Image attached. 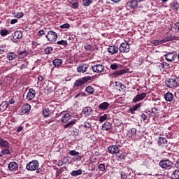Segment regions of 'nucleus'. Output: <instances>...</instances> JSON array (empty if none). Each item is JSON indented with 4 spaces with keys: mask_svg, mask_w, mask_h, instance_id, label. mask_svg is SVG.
I'll list each match as a JSON object with an SVG mask.
<instances>
[{
    "mask_svg": "<svg viewBox=\"0 0 179 179\" xmlns=\"http://www.w3.org/2000/svg\"><path fill=\"white\" fill-rule=\"evenodd\" d=\"M102 128L103 131H110V129H113V123L110 122H106L102 125Z\"/></svg>",
    "mask_w": 179,
    "mask_h": 179,
    "instance_id": "18",
    "label": "nucleus"
},
{
    "mask_svg": "<svg viewBox=\"0 0 179 179\" xmlns=\"http://www.w3.org/2000/svg\"><path fill=\"white\" fill-rule=\"evenodd\" d=\"M171 179H179V170H175L171 177Z\"/></svg>",
    "mask_w": 179,
    "mask_h": 179,
    "instance_id": "39",
    "label": "nucleus"
},
{
    "mask_svg": "<svg viewBox=\"0 0 179 179\" xmlns=\"http://www.w3.org/2000/svg\"><path fill=\"white\" fill-rule=\"evenodd\" d=\"M129 43H128V42L121 43L120 46L119 47V51L120 52H129Z\"/></svg>",
    "mask_w": 179,
    "mask_h": 179,
    "instance_id": "8",
    "label": "nucleus"
},
{
    "mask_svg": "<svg viewBox=\"0 0 179 179\" xmlns=\"http://www.w3.org/2000/svg\"><path fill=\"white\" fill-rule=\"evenodd\" d=\"M157 108H152L150 110H149V113L152 114V117H156V115L157 114Z\"/></svg>",
    "mask_w": 179,
    "mask_h": 179,
    "instance_id": "45",
    "label": "nucleus"
},
{
    "mask_svg": "<svg viewBox=\"0 0 179 179\" xmlns=\"http://www.w3.org/2000/svg\"><path fill=\"white\" fill-rule=\"evenodd\" d=\"M126 6L130 9H136L138 8V0H130L126 3Z\"/></svg>",
    "mask_w": 179,
    "mask_h": 179,
    "instance_id": "11",
    "label": "nucleus"
},
{
    "mask_svg": "<svg viewBox=\"0 0 179 179\" xmlns=\"http://www.w3.org/2000/svg\"><path fill=\"white\" fill-rule=\"evenodd\" d=\"M108 150L110 155H118L120 153V148L115 145H110L108 148Z\"/></svg>",
    "mask_w": 179,
    "mask_h": 179,
    "instance_id": "10",
    "label": "nucleus"
},
{
    "mask_svg": "<svg viewBox=\"0 0 179 179\" xmlns=\"http://www.w3.org/2000/svg\"><path fill=\"white\" fill-rule=\"evenodd\" d=\"M45 37L48 41H50L51 43H55V41H57V38H58V34H57V32L52 30H50L47 33V34L45 35Z\"/></svg>",
    "mask_w": 179,
    "mask_h": 179,
    "instance_id": "4",
    "label": "nucleus"
},
{
    "mask_svg": "<svg viewBox=\"0 0 179 179\" xmlns=\"http://www.w3.org/2000/svg\"><path fill=\"white\" fill-rule=\"evenodd\" d=\"M89 80H92V76H84L83 78H80L78 80H76V81L73 83V89H76V90H78L79 87H83Z\"/></svg>",
    "mask_w": 179,
    "mask_h": 179,
    "instance_id": "1",
    "label": "nucleus"
},
{
    "mask_svg": "<svg viewBox=\"0 0 179 179\" xmlns=\"http://www.w3.org/2000/svg\"><path fill=\"white\" fill-rule=\"evenodd\" d=\"M57 44H58V45H64V47H66V45H68V41L61 40L57 41Z\"/></svg>",
    "mask_w": 179,
    "mask_h": 179,
    "instance_id": "41",
    "label": "nucleus"
},
{
    "mask_svg": "<svg viewBox=\"0 0 179 179\" xmlns=\"http://www.w3.org/2000/svg\"><path fill=\"white\" fill-rule=\"evenodd\" d=\"M84 48L86 51H92V50H93V46L91 44L85 43L84 45Z\"/></svg>",
    "mask_w": 179,
    "mask_h": 179,
    "instance_id": "42",
    "label": "nucleus"
},
{
    "mask_svg": "<svg viewBox=\"0 0 179 179\" xmlns=\"http://www.w3.org/2000/svg\"><path fill=\"white\" fill-rule=\"evenodd\" d=\"M72 118V116L69 113H65L61 118L62 122H64V124H66V122H69V120Z\"/></svg>",
    "mask_w": 179,
    "mask_h": 179,
    "instance_id": "17",
    "label": "nucleus"
},
{
    "mask_svg": "<svg viewBox=\"0 0 179 179\" xmlns=\"http://www.w3.org/2000/svg\"><path fill=\"white\" fill-rule=\"evenodd\" d=\"M76 124V120H71L64 126V129H66V128H72V127H73V125H75Z\"/></svg>",
    "mask_w": 179,
    "mask_h": 179,
    "instance_id": "33",
    "label": "nucleus"
},
{
    "mask_svg": "<svg viewBox=\"0 0 179 179\" xmlns=\"http://www.w3.org/2000/svg\"><path fill=\"white\" fill-rule=\"evenodd\" d=\"M28 54L29 53L27 52V51L25 50V51L20 52L19 53V56L20 58H24V57H27Z\"/></svg>",
    "mask_w": 179,
    "mask_h": 179,
    "instance_id": "49",
    "label": "nucleus"
},
{
    "mask_svg": "<svg viewBox=\"0 0 179 179\" xmlns=\"http://www.w3.org/2000/svg\"><path fill=\"white\" fill-rule=\"evenodd\" d=\"M124 73H127V70L122 69L115 71L113 73V75L115 78H118V76H121V75H124Z\"/></svg>",
    "mask_w": 179,
    "mask_h": 179,
    "instance_id": "27",
    "label": "nucleus"
},
{
    "mask_svg": "<svg viewBox=\"0 0 179 179\" xmlns=\"http://www.w3.org/2000/svg\"><path fill=\"white\" fill-rule=\"evenodd\" d=\"M173 29H174L176 31H179V21L174 24Z\"/></svg>",
    "mask_w": 179,
    "mask_h": 179,
    "instance_id": "55",
    "label": "nucleus"
},
{
    "mask_svg": "<svg viewBox=\"0 0 179 179\" xmlns=\"http://www.w3.org/2000/svg\"><path fill=\"white\" fill-rule=\"evenodd\" d=\"M118 68V65L115 64H110V69H112L113 71H115Z\"/></svg>",
    "mask_w": 179,
    "mask_h": 179,
    "instance_id": "60",
    "label": "nucleus"
},
{
    "mask_svg": "<svg viewBox=\"0 0 179 179\" xmlns=\"http://www.w3.org/2000/svg\"><path fill=\"white\" fill-rule=\"evenodd\" d=\"M107 115L104 114L102 116L99 117V122H104V121H106V120H107Z\"/></svg>",
    "mask_w": 179,
    "mask_h": 179,
    "instance_id": "52",
    "label": "nucleus"
},
{
    "mask_svg": "<svg viewBox=\"0 0 179 179\" xmlns=\"http://www.w3.org/2000/svg\"><path fill=\"white\" fill-rule=\"evenodd\" d=\"M6 58L8 61H13V59H16V58H17V55L13 52H9L6 55Z\"/></svg>",
    "mask_w": 179,
    "mask_h": 179,
    "instance_id": "19",
    "label": "nucleus"
},
{
    "mask_svg": "<svg viewBox=\"0 0 179 179\" xmlns=\"http://www.w3.org/2000/svg\"><path fill=\"white\" fill-rule=\"evenodd\" d=\"M108 52L109 54H111L112 55H114V54H117L118 52V47L117 46H110L108 48Z\"/></svg>",
    "mask_w": 179,
    "mask_h": 179,
    "instance_id": "26",
    "label": "nucleus"
},
{
    "mask_svg": "<svg viewBox=\"0 0 179 179\" xmlns=\"http://www.w3.org/2000/svg\"><path fill=\"white\" fill-rule=\"evenodd\" d=\"M91 69L92 71L95 72V73H101V72H104V66L96 64L91 66Z\"/></svg>",
    "mask_w": 179,
    "mask_h": 179,
    "instance_id": "7",
    "label": "nucleus"
},
{
    "mask_svg": "<svg viewBox=\"0 0 179 179\" xmlns=\"http://www.w3.org/2000/svg\"><path fill=\"white\" fill-rule=\"evenodd\" d=\"M8 106H9V103H8V101H3L0 105V111L1 113L6 111V110H8Z\"/></svg>",
    "mask_w": 179,
    "mask_h": 179,
    "instance_id": "25",
    "label": "nucleus"
},
{
    "mask_svg": "<svg viewBox=\"0 0 179 179\" xmlns=\"http://www.w3.org/2000/svg\"><path fill=\"white\" fill-rule=\"evenodd\" d=\"M78 97H86V93L80 92L75 95L74 99H78Z\"/></svg>",
    "mask_w": 179,
    "mask_h": 179,
    "instance_id": "50",
    "label": "nucleus"
},
{
    "mask_svg": "<svg viewBox=\"0 0 179 179\" xmlns=\"http://www.w3.org/2000/svg\"><path fill=\"white\" fill-rule=\"evenodd\" d=\"M52 64L55 68H59L62 65V59H55L52 61Z\"/></svg>",
    "mask_w": 179,
    "mask_h": 179,
    "instance_id": "30",
    "label": "nucleus"
},
{
    "mask_svg": "<svg viewBox=\"0 0 179 179\" xmlns=\"http://www.w3.org/2000/svg\"><path fill=\"white\" fill-rule=\"evenodd\" d=\"M56 177H59V176H61V174H62V173L66 170V166H64L60 169L56 168Z\"/></svg>",
    "mask_w": 179,
    "mask_h": 179,
    "instance_id": "32",
    "label": "nucleus"
},
{
    "mask_svg": "<svg viewBox=\"0 0 179 179\" xmlns=\"http://www.w3.org/2000/svg\"><path fill=\"white\" fill-rule=\"evenodd\" d=\"M1 153H3L4 155H10V150H9L8 148H5L2 151Z\"/></svg>",
    "mask_w": 179,
    "mask_h": 179,
    "instance_id": "54",
    "label": "nucleus"
},
{
    "mask_svg": "<svg viewBox=\"0 0 179 179\" xmlns=\"http://www.w3.org/2000/svg\"><path fill=\"white\" fill-rule=\"evenodd\" d=\"M68 2L71 5V6L73 9H78L79 8L78 0H68Z\"/></svg>",
    "mask_w": 179,
    "mask_h": 179,
    "instance_id": "24",
    "label": "nucleus"
},
{
    "mask_svg": "<svg viewBox=\"0 0 179 179\" xmlns=\"http://www.w3.org/2000/svg\"><path fill=\"white\" fill-rule=\"evenodd\" d=\"M141 106H142V103H141L136 104L135 106H134L132 108L129 109V113H131V114H135V111H136L138 108H141Z\"/></svg>",
    "mask_w": 179,
    "mask_h": 179,
    "instance_id": "31",
    "label": "nucleus"
},
{
    "mask_svg": "<svg viewBox=\"0 0 179 179\" xmlns=\"http://www.w3.org/2000/svg\"><path fill=\"white\" fill-rule=\"evenodd\" d=\"M10 143L9 141L4 140L2 138H0V146L1 148H10Z\"/></svg>",
    "mask_w": 179,
    "mask_h": 179,
    "instance_id": "22",
    "label": "nucleus"
},
{
    "mask_svg": "<svg viewBox=\"0 0 179 179\" xmlns=\"http://www.w3.org/2000/svg\"><path fill=\"white\" fill-rule=\"evenodd\" d=\"M108 107H110V103H108V102H103L101 104H99V109L106 110H108Z\"/></svg>",
    "mask_w": 179,
    "mask_h": 179,
    "instance_id": "29",
    "label": "nucleus"
},
{
    "mask_svg": "<svg viewBox=\"0 0 179 179\" xmlns=\"http://www.w3.org/2000/svg\"><path fill=\"white\" fill-rule=\"evenodd\" d=\"M71 25L69 23H65L60 26V29H69Z\"/></svg>",
    "mask_w": 179,
    "mask_h": 179,
    "instance_id": "56",
    "label": "nucleus"
},
{
    "mask_svg": "<svg viewBox=\"0 0 179 179\" xmlns=\"http://www.w3.org/2000/svg\"><path fill=\"white\" fill-rule=\"evenodd\" d=\"M159 166L164 170H170L173 167V162L169 159H163L159 162Z\"/></svg>",
    "mask_w": 179,
    "mask_h": 179,
    "instance_id": "3",
    "label": "nucleus"
},
{
    "mask_svg": "<svg viewBox=\"0 0 179 179\" xmlns=\"http://www.w3.org/2000/svg\"><path fill=\"white\" fill-rule=\"evenodd\" d=\"M83 113L85 115V117H87V115H92V113H93V109H92L91 107L87 106L83 109Z\"/></svg>",
    "mask_w": 179,
    "mask_h": 179,
    "instance_id": "21",
    "label": "nucleus"
},
{
    "mask_svg": "<svg viewBox=\"0 0 179 179\" xmlns=\"http://www.w3.org/2000/svg\"><path fill=\"white\" fill-rule=\"evenodd\" d=\"M50 108H45L43 110V115L44 116L45 118L47 117H50Z\"/></svg>",
    "mask_w": 179,
    "mask_h": 179,
    "instance_id": "35",
    "label": "nucleus"
},
{
    "mask_svg": "<svg viewBox=\"0 0 179 179\" xmlns=\"http://www.w3.org/2000/svg\"><path fill=\"white\" fill-rule=\"evenodd\" d=\"M14 17H16L17 19H22L24 16V13L23 12H18V13H13Z\"/></svg>",
    "mask_w": 179,
    "mask_h": 179,
    "instance_id": "37",
    "label": "nucleus"
},
{
    "mask_svg": "<svg viewBox=\"0 0 179 179\" xmlns=\"http://www.w3.org/2000/svg\"><path fill=\"white\" fill-rule=\"evenodd\" d=\"M143 166H145L147 169H150V166H152V162L150 159H145L144 162H143Z\"/></svg>",
    "mask_w": 179,
    "mask_h": 179,
    "instance_id": "38",
    "label": "nucleus"
},
{
    "mask_svg": "<svg viewBox=\"0 0 179 179\" xmlns=\"http://www.w3.org/2000/svg\"><path fill=\"white\" fill-rule=\"evenodd\" d=\"M141 117L143 120V121H146V119L148 118V116H146L145 113H142Z\"/></svg>",
    "mask_w": 179,
    "mask_h": 179,
    "instance_id": "63",
    "label": "nucleus"
},
{
    "mask_svg": "<svg viewBox=\"0 0 179 179\" xmlns=\"http://www.w3.org/2000/svg\"><path fill=\"white\" fill-rule=\"evenodd\" d=\"M130 134H131L130 138L132 139V137L136 135V129L131 128L130 130Z\"/></svg>",
    "mask_w": 179,
    "mask_h": 179,
    "instance_id": "51",
    "label": "nucleus"
},
{
    "mask_svg": "<svg viewBox=\"0 0 179 179\" xmlns=\"http://www.w3.org/2000/svg\"><path fill=\"white\" fill-rule=\"evenodd\" d=\"M91 3H93L92 0H83V6H90Z\"/></svg>",
    "mask_w": 179,
    "mask_h": 179,
    "instance_id": "43",
    "label": "nucleus"
},
{
    "mask_svg": "<svg viewBox=\"0 0 179 179\" xmlns=\"http://www.w3.org/2000/svg\"><path fill=\"white\" fill-rule=\"evenodd\" d=\"M168 143V141L167 138H164V137H159L158 138V145L159 146H162V145H164L166 146V145H167Z\"/></svg>",
    "mask_w": 179,
    "mask_h": 179,
    "instance_id": "28",
    "label": "nucleus"
},
{
    "mask_svg": "<svg viewBox=\"0 0 179 179\" xmlns=\"http://www.w3.org/2000/svg\"><path fill=\"white\" fill-rule=\"evenodd\" d=\"M86 93H88V94H93L94 93V88H93L92 86H87L85 88Z\"/></svg>",
    "mask_w": 179,
    "mask_h": 179,
    "instance_id": "36",
    "label": "nucleus"
},
{
    "mask_svg": "<svg viewBox=\"0 0 179 179\" xmlns=\"http://www.w3.org/2000/svg\"><path fill=\"white\" fill-rule=\"evenodd\" d=\"M22 37H23V32L21 31H15V33L13 34V43H17V41H19Z\"/></svg>",
    "mask_w": 179,
    "mask_h": 179,
    "instance_id": "9",
    "label": "nucleus"
},
{
    "mask_svg": "<svg viewBox=\"0 0 179 179\" xmlns=\"http://www.w3.org/2000/svg\"><path fill=\"white\" fill-rule=\"evenodd\" d=\"M69 155H70V156H76L75 159L77 162H80V160H82V156H80V153L75 150H70Z\"/></svg>",
    "mask_w": 179,
    "mask_h": 179,
    "instance_id": "13",
    "label": "nucleus"
},
{
    "mask_svg": "<svg viewBox=\"0 0 179 179\" xmlns=\"http://www.w3.org/2000/svg\"><path fill=\"white\" fill-rule=\"evenodd\" d=\"M99 170H100V171H104V170H106V165L104 164H100L99 165Z\"/></svg>",
    "mask_w": 179,
    "mask_h": 179,
    "instance_id": "57",
    "label": "nucleus"
},
{
    "mask_svg": "<svg viewBox=\"0 0 179 179\" xmlns=\"http://www.w3.org/2000/svg\"><path fill=\"white\" fill-rule=\"evenodd\" d=\"M8 169L10 171H16L19 169V165L15 162H12L9 163Z\"/></svg>",
    "mask_w": 179,
    "mask_h": 179,
    "instance_id": "16",
    "label": "nucleus"
},
{
    "mask_svg": "<svg viewBox=\"0 0 179 179\" xmlns=\"http://www.w3.org/2000/svg\"><path fill=\"white\" fill-rule=\"evenodd\" d=\"M179 78L176 76H172L171 78H168L165 81V85L167 87L170 89L173 87H178L179 86Z\"/></svg>",
    "mask_w": 179,
    "mask_h": 179,
    "instance_id": "2",
    "label": "nucleus"
},
{
    "mask_svg": "<svg viewBox=\"0 0 179 179\" xmlns=\"http://www.w3.org/2000/svg\"><path fill=\"white\" fill-rule=\"evenodd\" d=\"M36 97V90H34L33 88H30L29 90V92L27 95V100L29 101H31L33 99Z\"/></svg>",
    "mask_w": 179,
    "mask_h": 179,
    "instance_id": "15",
    "label": "nucleus"
},
{
    "mask_svg": "<svg viewBox=\"0 0 179 179\" xmlns=\"http://www.w3.org/2000/svg\"><path fill=\"white\" fill-rule=\"evenodd\" d=\"M165 59L168 62H174L176 61V58H177V53L174 51L173 52H166V55H164Z\"/></svg>",
    "mask_w": 179,
    "mask_h": 179,
    "instance_id": "6",
    "label": "nucleus"
},
{
    "mask_svg": "<svg viewBox=\"0 0 179 179\" xmlns=\"http://www.w3.org/2000/svg\"><path fill=\"white\" fill-rule=\"evenodd\" d=\"M45 31H47V29H40L38 31V34L37 35L39 36V37H41V36H44V34H45Z\"/></svg>",
    "mask_w": 179,
    "mask_h": 179,
    "instance_id": "46",
    "label": "nucleus"
},
{
    "mask_svg": "<svg viewBox=\"0 0 179 179\" xmlns=\"http://www.w3.org/2000/svg\"><path fill=\"white\" fill-rule=\"evenodd\" d=\"M171 9L174 10V12H177L179 9V3L177 2H173L171 6Z\"/></svg>",
    "mask_w": 179,
    "mask_h": 179,
    "instance_id": "34",
    "label": "nucleus"
},
{
    "mask_svg": "<svg viewBox=\"0 0 179 179\" xmlns=\"http://www.w3.org/2000/svg\"><path fill=\"white\" fill-rule=\"evenodd\" d=\"M164 99L166 101L171 102L174 100V94L171 92H167L164 94Z\"/></svg>",
    "mask_w": 179,
    "mask_h": 179,
    "instance_id": "20",
    "label": "nucleus"
},
{
    "mask_svg": "<svg viewBox=\"0 0 179 179\" xmlns=\"http://www.w3.org/2000/svg\"><path fill=\"white\" fill-rule=\"evenodd\" d=\"M162 68H165L166 69H167V68H170V64H167V62H163Z\"/></svg>",
    "mask_w": 179,
    "mask_h": 179,
    "instance_id": "59",
    "label": "nucleus"
},
{
    "mask_svg": "<svg viewBox=\"0 0 179 179\" xmlns=\"http://www.w3.org/2000/svg\"><path fill=\"white\" fill-rule=\"evenodd\" d=\"M147 94L145 92H142L141 94H137L134 99H133V103H138V101H142L145 97H146Z\"/></svg>",
    "mask_w": 179,
    "mask_h": 179,
    "instance_id": "14",
    "label": "nucleus"
},
{
    "mask_svg": "<svg viewBox=\"0 0 179 179\" xmlns=\"http://www.w3.org/2000/svg\"><path fill=\"white\" fill-rule=\"evenodd\" d=\"M83 127H84V128L90 129L92 128V122H90V121L87 120L86 122H84Z\"/></svg>",
    "mask_w": 179,
    "mask_h": 179,
    "instance_id": "44",
    "label": "nucleus"
},
{
    "mask_svg": "<svg viewBox=\"0 0 179 179\" xmlns=\"http://www.w3.org/2000/svg\"><path fill=\"white\" fill-rule=\"evenodd\" d=\"M117 159L118 162H124V160H125V155L120 154L119 155L117 156Z\"/></svg>",
    "mask_w": 179,
    "mask_h": 179,
    "instance_id": "47",
    "label": "nucleus"
},
{
    "mask_svg": "<svg viewBox=\"0 0 179 179\" xmlns=\"http://www.w3.org/2000/svg\"><path fill=\"white\" fill-rule=\"evenodd\" d=\"M119 85H120V89H121L122 90H126L127 87H125V85H124V84H122V83H120Z\"/></svg>",
    "mask_w": 179,
    "mask_h": 179,
    "instance_id": "61",
    "label": "nucleus"
},
{
    "mask_svg": "<svg viewBox=\"0 0 179 179\" xmlns=\"http://www.w3.org/2000/svg\"><path fill=\"white\" fill-rule=\"evenodd\" d=\"M80 174H82V169H78L77 171H73L71 172V176H73V177H77V176H80Z\"/></svg>",
    "mask_w": 179,
    "mask_h": 179,
    "instance_id": "40",
    "label": "nucleus"
},
{
    "mask_svg": "<svg viewBox=\"0 0 179 179\" xmlns=\"http://www.w3.org/2000/svg\"><path fill=\"white\" fill-rule=\"evenodd\" d=\"M30 110H31V106L29 103H26L22 107V112L24 113V114L30 113Z\"/></svg>",
    "mask_w": 179,
    "mask_h": 179,
    "instance_id": "23",
    "label": "nucleus"
},
{
    "mask_svg": "<svg viewBox=\"0 0 179 179\" xmlns=\"http://www.w3.org/2000/svg\"><path fill=\"white\" fill-rule=\"evenodd\" d=\"M87 69H89V66L83 63L77 67V72L85 73V72H87Z\"/></svg>",
    "mask_w": 179,
    "mask_h": 179,
    "instance_id": "12",
    "label": "nucleus"
},
{
    "mask_svg": "<svg viewBox=\"0 0 179 179\" xmlns=\"http://www.w3.org/2000/svg\"><path fill=\"white\" fill-rule=\"evenodd\" d=\"M24 127L23 126H20L17 128V132H22V131H23Z\"/></svg>",
    "mask_w": 179,
    "mask_h": 179,
    "instance_id": "64",
    "label": "nucleus"
},
{
    "mask_svg": "<svg viewBox=\"0 0 179 179\" xmlns=\"http://www.w3.org/2000/svg\"><path fill=\"white\" fill-rule=\"evenodd\" d=\"M8 34H9V31H8V29H2L0 31V34L1 36H2V37H5V36H8Z\"/></svg>",
    "mask_w": 179,
    "mask_h": 179,
    "instance_id": "48",
    "label": "nucleus"
},
{
    "mask_svg": "<svg viewBox=\"0 0 179 179\" xmlns=\"http://www.w3.org/2000/svg\"><path fill=\"white\" fill-rule=\"evenodd\" d=\"M167 41H170V38H164V39L161 40V41H158L159 43H167Z\"/></svg>",
    "mask_w": 179,
    "mask_h": 179,
    "instance_id": "58",
    "label": "nucleus"
},
{
    "mask_svg": "<svg viewBox=\"0 0 179 179\" xmlns=\"http://www.w3.org/2000/svg\"><path fill=\"white\" fill-rule=\"evenodd\" d=\"M27 66V64L26 63L22 64L20 66H18L21 70L24 69Z\"/></svg>",
    "mask_w": 179,
    "mask_h": 179,
    "instance_id": "62",
    "label": "nucleus"
},
{
    "mask_svg": "<svg viewBox=\"0 0 179 179\" xmlns=\"http://www.w3.org/2000/svg\"><path fill=\"white\" fill-rule=\"evenodd\" d=\"M27 170L28 171H34L38 169V162L37 160H33L29 162L26 166Z\"/></svg>",
    "mask_w": 179,
    "mask_h": 179,
    "instance_id": "5",
    "label": "nucleus"
},
{
    "mask_svg": "<svg viewBox=\"0 0 179 179\" xmlns=\"http://www.w3.org/2000/svg\"><path fill=\"white\" fill-rule=\"evenodd\" d=\"M52 52V48L51 47H48L45 49V53L48 55L51 54Z\"/></svg>",
    "mask_w": 179,
    "mask_h": 179,
    "instance_id": "53",
    "label": "nucleus"
}]
</instances>
